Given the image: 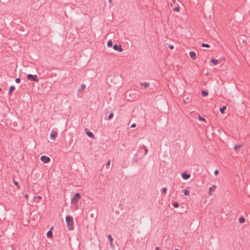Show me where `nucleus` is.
Masks as SVG:
<instances>
[{
    "label": "nucleus",
    "instance_id": "1",
    "mask_svg": "<svg viewBox=\"0 0 250 250\" xmlns=\"http://www.w3.org/2000/svg\"><path fill=\"white\" fill-rule=\"evenodd\" d=\"M65 221L67 223V227L69 230H72L74 229L73 227V219L69 215H67L65 217Z\"/></svg>",
    "mask_w": 250,
    "mask_h": 250
},
{
    "label": "nucleus",
    "instance_id": "2",
    "mask_svg": "<svg viewBox=\"0 0 250 250\" xmlns=\"http://www.w3.org/2000/svg\"><path fill=\"white\" fill-rule=\"evenodd\" d=\"M81 198V194L79 193H76L74 194V196L71 199V203L73 205H76L77 204Z\"/></svg>",
    "mask_w": 250,
    "mask_h": 250
},
{
    "label": "nucleus",
    "instance_id": "3",
    "mask_svg": "<svg viewBox=\"0 0 250 250\" xmlns=\"http://www.w3.org/2000/svg\"><path fill=\"white\" fill-rule=\"evenodd\" d=\"M27 79L36 82H38L39 81L38 77L36 75L28 74L27 75Z\"/></svg>",
    "mask_w": 250,
    "mask_h": 250
},
{
    "label": "nucleus",
    "instance_id": "4",
    "mask_svg": "<svg viewBox=\"0 0 250 250\" xmlns=\"http://www.w3.org/2000/svg\"><path fill=\"white\" fill-rule=\"evenodd\" d=\"M57 136H58V133L56 131L52 130L50 132V137L51 140H55V139L57 137Z\"/></svg>",
    "mask_w": 250,
    "mask_h": 250
},
{
    "label": "nucleus",
    "instance_id": "5",
    "mask_svg": "<svg viewBox=\"0 0 250 250\" xmlns=\"http://www.w3.org/2000/svg\"><path fill=\"white\" fill-rule=\"evenodd\" d=\"M216 188V186L214 185H212L211 187H210L208 188V195L209 196H211L212 194V192L215 191V189Z\"/></svg>",
    "mask_w": 250,
    "mask_h": 250
},
{
    "label": "nucleus",
    "instance_id": "6",
    "mask_svg": "<svg viewBox=\"0 0 250 250\" xmlns=\"http://www.w3.org/2000/svg\"><path fill=\"white\" fill-rule=\"evenodd\" d=\"M41 160L44 163H48L50 161V158L46 156H42L41 157Z\"/></svg>",
    "mask_w": 250,
    "mask_h": 250
},
{
    "label": "nucleus",
    "instance_id": "7",
    "mask_svg": "<svg viewBox=\"0 0 250 250\" xmlns=\"http://www.w3.org/2000/svg\"><path fill=\"white\" fill-rule=\"evenodd\" d=\"M113 49L115 50L118 51L120 52H122L123 51V50L122 48L121 47V46H118L117 44H115L113 46Z\"/></svg>",
    "mask_w": 250,
    "mask_h": 250
},
{
    "label": "nucleus",
    "instance_id": "8",
    "mask_svg": "<svg viewBox=\"0 0 250 250\" xmlns=\"http://www.w3.org/2000/svg\"><path fill=\"white\" fill-rule=\"evenodd\" d=\"M189 56L190 58L193 60H195L196 59V55L195 52L194 51H191L189 53Z\"/></svg>",
    "mask_w": 250,
    "mask_h": 250
},
{
    "label": "nucleus",
    "instance_id": "9",
    "mask_svg": "<svg viewBox=\"0 0 250 250\" xmlns=\"http://www.w3.org/2000/svg\"><path fill=\"white\" fill-rule=\"evenodd\" d=\"M86 133L87 135V136L88 137H89L90 138H92V139H93L94 138V135L92 132H90V131H88V130H87L86 131Z\"/></svg>",
    "mask_w": 250,
    "mask_h": 250
},
{
    "label": "nucleus",
    "instance_id": "10",
    "mask_svg": "<svg viewBox=\"0 0 250 250\" xmlns=\"http://www.w3.org/2000/svg\"><path fill=\"white\" fill-rule=\"evenodd\" d=\"M182 177L184 179L187 180L190 177V175L184 173L182 174Z\"/></svg>",
    "mask_w": 250,
    "mask_h": 250
},
{
    "label": "nucleus",
    "instance_id": "11",
    "mask_svg": "<svg viewBox=\"0 0 250 250\" xmlns=\"http://www.w3.org/2000/svg\"><path fill=\"white\" fill-rule=\"evenodd\" d=\"M108 240H109V241H110V246H111V247H114V245H113V238H112V236H111V235L109 234V235H108Z\"/></svg>",
    "mask_w": 250,
    "mask_h": 250
},
{
    "label": "nucleus",
    "instance_id": "12",
    "mask_svg": "<svg viewBox=\"0 0 250 250\" xmlns=\"http://www.w3.org/2000/svg\"><path fill=\"white\" fill-rule=\"evenodd\" d=\"M140 85L142 86H144L145 88L148 87L150 85V84L149 83H147V82H144V83H140Z\"/></svg>",
    "mask_w": 250,
    "mask_h": 250
},
{
    "label": "nucleus",
    "instance_id": "13",
    "mask_svg": "<svg viewBox=\"0 0 250 250\" xmlns=\"http://www.w3.org/2000/svg\"><path fill=\"white\" fill-rule=\"evenodd\" d=\"M53 229V227L51 229L48 231L47 233V236L49 238H51L52 237V236H53V234H52V229Z\"/></svg>",
    "mask_w": 250,
    "mask_h": 250
},
{
    "label": "nucleus",
    "instance_id": "14",
    "mask_svg": "<svg viewBox=\"0 0 250 250\" xmlns=\"http://www.w3.org/2000/svg\"><path fill=\"white\" fill-rule=\"evenodd\" d=\"M210 62L214 64L217 65L218 63V60L215 59H211Z\"/></svg>",
    "mask_w": 250,
    "mask_h": 250
},
{
    "label": "nucleus",
    "instance_id": "15",
    "mask_svg": "<svg viewBox=\"0 0 250 250\" xmlns=\"http://www.w3.org/2000/svg\"><path fill=\"white\" fill-rule=\"evenodd\" d=\"M15 89V87L14 86H11L10 87V88H9V92H8V93L9 95H11V93H12V92L13 91V90Z\"/></svg>",
    "mask_w": 250,
    "mask_h": 250
},
{
    "label": "nucleus",
    "instance_id": "16",
    "mask_svg": "<svg viewBox=\"0 0 250 250\" xmlns=\"http://www.w3.org/2000/svg\"><path fill=\"white\" fill-rule=\"evenodd\" d=\"M226 109V106H224L220 108V111L221 113L223 114L225 112V110Z\"/></svg>",
    "mask_w": 250,
    "mask_h": 250
},
{
    "label": "nucleus",
    "instance_id": "17",
    "mask_svg": "<svg viewBox=\"0 0 250 250\" xmlns=\"http://www.w3.org/2000/svg\"><path fill=\"white\" fill-rule=\"evenodd\" d=\"M184 193L186 196H189L190 195L189 191L187 189L184 190Z\"/></svg>",
    "mask_w": 250,
    "mask_h": 250
},
{
    "label": "nucleus",
    "instance_id": "18",
    "mask_svg": "<svg viewBox=\"0 0 250 250\" xmlns=\"http://www.w3.org/2000/svg\"><path fill=\"white\" fill-rule=\"evenodd\" d=\"M180 7L179 6H178L177 7H175L174 9H173V11L174 12H179L180 11Z\"/></svg>",
    "mask_w": 250,
    "mask_h": 250
},
{
    "label": "nucleus",
    "instance_id": "19",
    "mask_svg": "<svg viewBox=\"0 0 250 250\" xmlns=\"http://www.w3.org/2000/svg\"><path fill=\"white\" fill-rule=\"evenodd\" d=\"M107 46L108 47H111L112 46V42L111 40H109L107 42Z\"/></svg>",
    "mask_w": 250,
    "mask_h": 250
},
{
    "label": "nucleus",
    "instance_id": "20",
    "mask_svg": "<svg viewBox=\"0 0 250 250\" xmlns=\"http://www.w3.org/2000/svg\"><path fill=\"white\" fill-rule=\"evenodd\" d=\"M239 221L240 223H243L245 222V219L244 217H241L239 220Z\"/></svg>",
    "mask_w": 250,
    "mask_h": 250
},
{
    "label": "nucleus",
    "instance_id": "21",
    "mask_svg": "<svg viewBox=\"0 0 250 250\" xmlns=\"http://www.w3.org/2000/svg\"><path fill=\"white\" fill-rule=\"evenodd\" d=\"M202 94L203 96H207L208 95V92L205 91H202Z\"/></svg>",
    "mask_w": 250,
    "mask_h": 250
},
{
    "label": "nucleus",
    "instance_id": "22",
    "mask_svg": "<svg viewBox=\"0 0 250 250\" xmlns=\"http://www.w3.org/2000/svg\"><path fill=\"white\" fill-rule=\"evenodd\" d=\"M241 147H242V145H236V146H235L234 149L235 150H237V149H238Z\"/></svg>",
    "mask_w": 250,
    "mask_h": 250
},
{
    "label": "nucleus",
    "instance_id": "23",
    "mask_svg": "<svg viewBox=\"0 0 250 250\" xmlns=\"http://www.w3.org/2000/svg\"><path fill=\"white\" fill-rule=\"evenodd\" d=\"M14 183L17 187L18 189H20L21 187H20V185H19L17 181H14Z\"/></svg>",
    "mask_w": 250,
    "mask_h": 250
},
{
    "label": "nucleus",
    "instance_id": "24",
    "mask_svg": "<svg viewBox=\"0 0 250 250\" xmlns=\"http://www.w3.org/2000/svg\"><path fill=\"white\" fill-rule=\"evenodd\" d=\"M198 119L200 121H204V122L206 121V119L205 118H203L202 117H201V116H198Z\"/></svg>",
    "mask_w": 250,
    "mask_h": 250
},
{
    "label": "nucleus",
    "instance_id": "25",
    "mask_svg": "<svg viewBox=\"0 0 250 250\" xmlns=\"http://www.w3.org/2000/svg\"><path fill=\"white\" fill-rule=\"evenodd\" d=\"M202 47H208H208H210V46H209V44H206V43H203V44H202Z\"/></svg>",
    "mask_w": 250,
    "mask_h": 250
},
{
    "label": "nucleus",
    "instance_id": "26",
    "mask_svg": "<svg viewBox=\"0 0 250 250\" xmlns=\"http://www.w3.org/2000/svg\"><path fill=\"white\" fill-rule=\"evenodd\" d=\"M15 82H16V83H19L21 82V79L19 78H16L15 79Z\"/></svg>",
    "mask_w": 250,
    "mask_h": 250
},
{
    "label": "nucleus",
    "instance_id": "27",
    "mask_svg": "<svg viewBox=\"0 0 250 250\" xmlns=\"http://www.w3.org/2000/svg\"><path fill=\"white\" fill-rule=\"evenodd\" d=\"M173 206L175 208H178L179 205H178V204L177 202H175V203H173Z\"/></svg>",
    "mask_w": 250,
    "mask_h": 250
},
{
    "label": "nucleus",
    "instance_id": "28",
    "mask_svg": "<svg viewBox=\"0 0 250 250\" xmlns=\"http://www.w3.org/2000/svg\"><path fill=\"white\" fill-rule=\"evenodd\" d=\"M113 117V113H110L109 116H108V119H111V118H112Z\"/></svg>",
    "mask_w": 250,
    "mask_h": 250
},
{
    "label": "nucleus",
    "instance_id": "29",
    "mask_svg": "<svg viewBox=\"0 0 250 250\" xmlns=\"http://www.w3.org/2000/svg\"><path fill=\"white\" fill-rule=\"evenodd\" d=\"M81 88L83 89H84L86 87V85L85 84H82L81 85Z\"/></svg>",
    "mask_w": 250,
    "mask_h": 250
},
{
    "label": "nucleus",
    "instance_id": "30",
    "mask_svg": "<svg viewBox=\"0 0 250 250\" xmlns=\"http://www.w3.org/2000/svg\"><path fill=\"white\" fill-rule=\"evenodd\" d=\"M167 188H165L163 189V192L166 193L167 192Z\"/></svg>",
    "mask_w": 250,
    "mask_h": 250
},
{
    "label": "nucleus",
    "instance_id": "31",
    "mask_svg": "<svg viewBox=\"0 0 250 250\" xmlns=\"http://www.w3.org/2000/svg\"><path fill=\"white\" fill-rule=\"evenodd\" d=\"M169 47L171 50H172L174 48V46L173 45H170L169 46Z\"/></svg>",
    "mask_w": 250,
    "mask_h": 250
},
{
    "label": "nucleus",
    "instance_id": "32",
    "mask_svg": "<svg viewBox=\"0 0 250 250\" xmlns=\"http://www.w3.org/2000/svg\"><path fill=\"white\" fill-rule=\"evenodd\" d=\"M144 150L145 151V153L146 154H147V152H148V150L147 149L146 147H144Z\"/></svg>",
    "mask_w": 250,
    "mask_h": 250
},
{
    "label": "nucleus",
    "instance_id": "33",
    "mask_svg": "<svg viewBox=\"0 0 250 250\" xmlns=\"http://www.w3.org/2000/svg\"><path fill=\"white\" fill-rule=\"evenodd\" d=\"M214 174H215L216 175H218V170H215L214 171Z\"/></svg>",
    "mask_w": 250,
    "mask_h": 250
},
{
    "label": "nucleus",
    "instance_id": "34",
    "mask_svg": "<svg viewBox=\"0 0 250 250\" xmlns=\"http://www.w3.org/2000/svg\"><path fill=\"white\" fill-rule=\"evenodd\" d=\"M110 165V161H109L107 163V165L108 166H109Z\"/></svg>",
    "mask_w": 250,
    "mask_h": 250
},
{
    "label": "nucleus",
    "instance_id": "35",
    "mask_svg": "<svg viewBox=\"0 0 250 250\" xmlns=\"http://www.w3.org/2000/svg\"><path fill=\"white\" fill-rule=\"evenodd\" d=\"M135 126H136V125H135V124H133L131 125V127H135Z\"/></svg>",
    "mask_w": 250,
    "mask_h": 250
},
{
    "label": "nucleus",
    "instance_id": "36",
    "mask_svg": "<svg viewBox=\"0 0 250 250\" xmlns=\"http://www.w3.org/2000/svg\"><path fill=\"white\" fill-rule=\"evenodd\" d=\"M24 197L26 199H27L28 198V195L27 194H25Z\"/></svg>",
    "mask_w": 250,
    "mask_h": 250
},
{
    "label": "nucleus",
    "instance_id": "37",
    "mask_svg": "<svg viewBox=\"0 0 250 250\" xmlns=\"http://www.w3.org/2000/svg\"><path fill=\"white\" fill-rule=\"evenodd\" d=\"M155 249H156V250H160V249L159 247H157Z\"/></svg>",
    "mask_w": 250,
    "mask_h": 250
},
{
    "label": "nucleus",
    "instance_id": "38",
    "mask_svg": "<svg viewBox=\"0 0 250 250\" xmlns=\"http://www.w3.org/2000/svg\"><path fill=\"white\" fill-rule=\"evenodd\" d=\"M173 3H173V2H171V3H170V5H171V6H173Z\"/></svg>",
    "mask_w": 250,
    "mask_h": 250
},
{
    "label": "nucleus",
    "instance_id": "39",
    "mask_svg": "<svg viewBox=\"0 0 250 250\" xmlns=\"http://www.w3.org/2000/svg\"><path fill=\"white\" fill-rule=\"evenodd\" d=\"M172 1H173V3H175V0H172Z\"/></svg>",
    "mask_w": 250,
    "mask_h": 250
},
{
    "label": "nucleus",
    "instance_id": "40",
    "mask_svg": "<svg viewBox=\"0 0 250 250\" xmlns=\"http://www.w3.org/2000/svg\"><path fill=\"white\" fill-rule=\"evenodd\" d=\"M38 198L39 199H41V196H38Z\"/></svg>",
    "mask_w": 250,
    "mask_h": 250
},
{
    "label": "nucleus",
    "instance_id": "41",
    "mask_svg": "<svg viewBox=\"0 0 250 250\" xmlns=\"http://www.w3.org/2000/svg\"><path fill=\"white\" fill-rule=\"evenodd\" d=\"M174 250H178V249H175Z\"/></svg>",
    "mask_w": 250,
    "mask_h": 250
},
{
    "label": "nucleus",
    "instance_id": "42",
    "mask_svg": "<svg viewBox=\"0 0 250 250\" xmlns=\"http://www.w3.org/2000/svg\"><path fill=\"white\" fill-rule=\"evenodd\" d=\"M1 91V88H0V91Z\"/></svg>",
    "mask_w": 250,
    "mask_h": 250
}]
</instances>
